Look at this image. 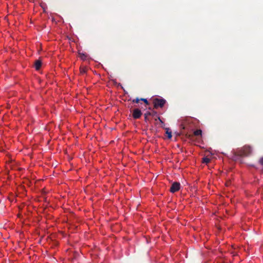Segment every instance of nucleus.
Listing matches in <instances>:
<instances>
[{"mask_svg":"<svg viewBox=\"0 0 263 263\" xmlns=\"http://www.w3.org/2000/svg\"><path fill=\"white\" fill-rule=\"evenodd\" d=\"M140 100H141V101H142L145 103V107L146 108V105L149 104V103H148V101L147 100V99H144V98H141Z\"/></svg>","mask_w":263,"mask_h":263,"instance_id":"10","label":"nucleus"},{"mask_svg":"<svg viewBox=\"0 0 263 263\" xmlns=\"http://www.w3.org/2000/svg\"><path fill=\"white\" fill-rule=\"evenodd\" d=\"M142 112L139 108H135L133 111V117L135 119H139L141 117Z\"/></svg>","mask_w":263,"mask_h":263,"instance_id":"4","label":"nucleus"},{"mask_svg":"<svg viewBox=\"0 0 263 263\" xmlns=\"http://www.w3.org/2000/svg\"><path fill=\"white\" fill-rule=\"evenodd\" d=\"M42 66V62L40 60H36L34 62V67L36 70H39Z\"/></svg>","mask_w":263,"mask_h":263,"instance_id":"6","label":"nucleus"},{"mask_svg":"<svg viewBox=\"0 0 263 263\" xmlns=\"http://www.w3.org/2000/svg\"><path fill=\"white\" fill-rule=\"evenodd\" d=\"M166 134L167 135V137L168 139H171L172 137V132L169 131L168 128H166Z\"/></svg>","mask_w":263,"mask_h":263,"instance_id":"8","label":"nucleus"},{"mask_svg":"<svg viewBox=\"0 0 263 263\" xmlns=\"http://www.w3.org/2000/svg\"><path fill=\"white\" fill-rule=\"evenodd\" d=\"M180 188V184L179 182H175L171 185L170 191L171 193H175L179 190Z\"/></svg>","mask_w":263,"mask_h":263,"instance_id":"3","label":"nucleus"},{"mask_svg":"<svg viewBox=\"0 0 263 263\" xmlns=\"http://www.w3.org/2000/svg\"><path fill=\"white\" fill-rule=\"evenodd\" d=\"M210 159L208 157H204L202 159V162L205 163L206 164L209 163L210 162Z\"/></svg>","mask_w":263,"mask_h":263,"instance_id":"9","label":"nucleus"},{"mask_svg":"<svg viewBox=\"0 0 263 263\" xmlns=\"http://www.w3.org/2000/svg\"><path fill=\"white\" fill-rule=\"evenodd\" d=\"M140 101H141V100L137 98L133 100L132 102L133 103H138Z\"/></svg>","mask_w":263,"mask_h":263,"instance_id":"12","label":"nucleus"},{"mask_svg":"<svg viewBox=\"0 0 263 263\" xmlns=\"http://www.w3.org/2000/svg\"><path fill=\"white\" fill-rule=\"evenodd\" d=\"M166 103V100L164 99L155 98L153 100L154 107L157 109L158 107H163Z\"/></svg>","mask_w":263,"mask_h":263,"instance_id":"2","label":"nucleus"},{"mask_svg":"<svg viewBox=\"0 0 263 263\" xmlns=\"http://www.w3.org/2000/svg\"><path fill=\"white\" fill-rule=\"evenodd\" d=\"M194 135L196 136H201L202 130L201 129H197L194 132Z\"/></svg>","mask_w":263,"mask_h":263,"instance_id":"7","label":"nucleus"},{"mask_svg":"<svg viewBox=\"0 0 263 263\" xmlns=\"http://www.w3.org/2000/svg\"><path fill=\"white\" fill-rule=\"evenodd\" d=\"M259 163L261 165H263V157L260 158V159L259 160Z\"/></svg>","mask_w":263,"mask_h":263,"instance_id":"13","label":"nucleus"},{"mask_svg":"<svg viewBox=\"0 0 263 263\" xmlns=\"http://www.w3.org/2000/svg\"><path fill=\"white\" fill-rule=\"evenodd\" d=\"M80 72L81 73H85L86 72V68L85 67H80Z\"/></svg>","mask_w":263,"mask_h":263,"instance_id":"11","label":"nucleus"},{"mask_svg":"<svg viewBox=\"0 0 263 263\" xmlns=\"http://www.w3.org/2000/svg\"><path fill=\"white\" fill-rule=\"evenodd\" d=\"M157 115V112L153 111L152 112L147 111L144 114V120L146 122L149 121V118H147V116H155Z\"/></svg>","mask_w":263,"mask_h":263,"instance_id":"5","label":"nucleus"},{"mask_svg":"<svg viewBox=\"0 0 263 263\" xmlns=\"http://www.w3.org/2000/svg\"><path fill=\"white\" fill-rule=\"evenodd\" d=\"M181 128H182V129H184V128H185V127H184V125H183L181 124Z\"/></svg>","mask_w":263,"mask_h":263,"instance_id":"16","label":"nucleus"},{"mask_svg":"<svg viewBox=\"0 0 263 263\" xmlns=\"http://www.w3.org/2000/svg\"><path fill=\"white\" fill-rule=\"evenodd\" d=\"M252 152V148L249 145H245L243 147L238 149L235 153V155L241 157H248L250 156Z\"/></svg>","mask_w":263,"mask_h":263,"instance_id":"1","label":"nucleus"},{"mask_svg":"<svg viewBox=\"0 0 263 263\" xmlns=\"http://www.w3.org/2000/svg\"><path fill=\"white\" fill-rule=\"evenodd\" d=\"M81 57L82 59H85L86 58V55L85 54L82 53V54H81Z\"/></svg>","mask_w":263,"mask_h":263,"instance_id":"14","label":"nucleus"},{"mask_svg":"<svg viewBox=\"0 0 263 263\" xmlns=\"http://www.w3.org/2000/svg\"><path fill=\"white\" fill-rule=\"evenodd\" d=\"M158 120L160 121L162 124H164V122L161 120L160 117H158Z\"/></svg>","mask_w":263,"mask_h":263,"instance_id":"15","label":"nucleus"}]
</instances>
